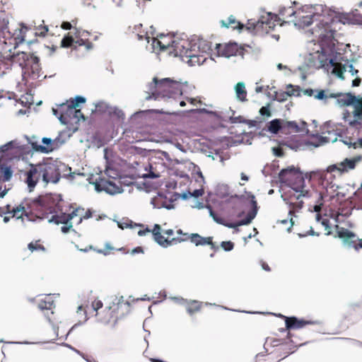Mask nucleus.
Masks as SVG:
<instances>
[{
  "mask_svg": "<svg viewBox=\"0 0 362 362\" xmlns=\"http://www.w3.org/2000/svg\"><path fill=\"white\" fill-rule=\"evenodd\" d=\"M361 160L360 157L345 158L327 167L325 170H317L310 173V178L318 180L323 191L305 189V179L303 173L294 167L282 169L279 173V178L281 183H284L290 189L281 194L283 200L288 205V214L293 216L298 212L303 206V199H310L308 205L313 208V211L319 213L323 205L325 199L331 202L337 206L345 200V194L339 192V185L334 182L337 176L356 168V163Z\"/></svg>",
  "mask_w": 362,
  "mask_h": 362,
  "instance_id": "nucleus-1",
  "label": "nucleus"
},
{
  "mask_svg": "<svg viewBox=\"0 0 362 362\" xmlns=\"http://www.w3.org/2000/svg\"><path fill=\"white\" fill-rule=\"evenodd\" d=\"M296 11H303V16H319L312 28V34L320 43L321 52L309 54L305 60L307 66L315 69L330 68L332 73L341 79H344V72L350 73L352 76L357 74L358 70L353 64L341 53L335 51L332 42L337 24L348 23V18L322 4L305 5Z\"/></svg>",
  "mask_w": 362,
  "mask_h": 362,
  "instance_id": "nucleus-2",
  "label": "nucleus"
},
{
  "mask_svg": "<svg viewBox=\"0 0 362 362\" xmlns=\"http://www.w3.org/2000/svg\"><path fill=\"white\" fill-rule=\"evenodd\" d=\"M62 204L59 196L47 194L35 199H25L19 206L13 208L11 214L17 219L25 216L30 221L47 219L49 223L59 225L75 215H66V206Z\"/></svg>",
  "mask_w": 362,
  "mask_h": 362,
  "instance_id": "nucleus-3",
  "label": "nucleus"
},
{
  "mask_svg": "<svg viewBox=\"0 0 362 362\" xmlns=\"http://www.w3.org/2000/svg\"><path fill=\"white\" fill-rule=\"evenodd\" d=\"M146 49L152 52L163 51L168 47L173 49L172 53L175 57L186 62L189 66L201 65L207 61L212 60L211 57V45L202 39L175 38L170 41L164 37L163 41L149 37V42H146Z\"/></svg>",
  "mask_w": 362,
  "mask_h": 362,
  "instance_id": "nucleus-4",
  "label": "nucleus"
},
{
  "mask_svg": "<svg viewBox=\"0 0 362 362\" xmlns=\"http://www.w3.org/2000/svg\"><path fill=\"white\" fill-rule=\"evenodd\" d=\"M145 92L147 94L145 98L146 100H153L173 104L176 103L182 95V85L169 78L158 80L154 77L146 85Z\"/></svg>",
  "mask_w": 362,
  "mask_h": 362,
  "instance_id": "nucleus-5",
  "label": "nucleus"
},
{
  "mask_svg": "<svg viewBox=\"0 0 362 362\" xmlns=\"http://www.w3.org/2000/svg\"><path fill=\"white\" fill-rule=\"evenodd\" d=\"M30 169L25 173V182L30 191L36 186L40 177L46 183H57L61 177L58 162L51 158L37 165L30 164Z\"/></svg>",
  "mask_w": 362,
  "mask_h": 362,
  "instance_id": "nucleus-6",
  "label": "nucleus"
},
{
  "mask_svg": "<svg viewBox=\"0 0 362 362\" xmlns=\"http://www.w3.org/2000/svg\"><path fill=\"white\" fill-rule=\"evenodd\" d=\"M8 57L12 61V64L16 63L21 66L24 85L29 88L35 87L42 75L39 58L25 52L13 53Z\"/></svg>",
  "mask_w": 362,
  "mask_h": 362,
  "instance_id": "nucleus-7",
  "label": "nucleus"
},
{
  "mask_svg": "<svg viewBox=\"0 0 362 362\" xmlns=\"http://www.w3.org/2000/svg\"><path fill=\"white\" fill-rule=\"evenodd\" d=\"M86 98L77 95L74 100L67 101L59 105L57 109L52 108L53 114L58 117L59 121L64 124L71 122V119L79 121L80 118L85 119L81 110H77L78 103H84Z\"/></svg>",
  "mask_w": 362,
  "mask_h": 362,
  "instance_id": "nucleus-8",
  "label": "nucleus"
},
{
  "mask_svg": "<svg viewBox=\"0 0 362 362\" xmlns=\"http://www.w3.org/2000/svg\"><path fill=\"white\" fill-rule=\"evenodd\" d=\"M279 20L276 15L267 13V16H262L258 21L249 20L247 28L250 31L262 30L269 33V30H274L276 26V22Z\"/></svg>",
  "mask_w": 362,
  "mask_h": 362,
  "instance_id": "nucleus-9",
  "label": "nucleus"
},
{
  "mask_svg": "<svg viewBox=\"0 0 362 362\" xmlns=\"http://www.w3.org/2000/svg\"><path fill=\"white\" fill-rule=\"evenodd\" d=\"M255 199V197L252 196L251 202L253 206V210L249 212L244 219H242L238 221L237 223H224L223 220L218 216V215L215 213V211L213 210L212 207L210 205H207L206 208L209 209L210 216L214 218V220L216 223L223 224L230 228H234L237 226L247 225L250 223H251V221L255 218L257 210V202Z\"/></svg>",
  "mask_w": 362,
  "mask_h": 362,
  "instance_id": "nucleus-10",
  "label": "nucleus"
},
{
  "mask_svg": "<svg viewBox=\"0 0 362 362\" xmlns=\"http://www.w3.org/2000/svg\"><path fill=\"white\" fill-rule=\"evenodd\" d=\"M337 103L341 107L352 105L354 108L353 112L354 120H362V98H358L351 93H340Z\"/></svg>",
  "mask_w": 362,
  "mask_h": 362,
  "instance_id": "nucleus-11",
  "label": "nucleus"
},
{
  "mask_svg": "<svg viewBox=\"0 0 362 362\" xmlns=\"http://www.w3.org/2000/svg\"><path fill=\"white\" fill-rule=\"evenodd\" d=\"M223 210L228 216L241 217L245 213V202L236 194L230 196L224 201Z\"/></svg>",
  "mask_w": 362,
  "mask_h": 362,
  "instance_id": "nucleus-12",
  "label": "nucleus"
},
{
  "mask_svg": "<svg viewBox=\"0 0 362 362\" xmlns=\"http://www.w3.org/2000/svg\"><path fill=\"white\" fill-rule=\"evenodd\" d=\"M95 189L97 192H105L110 195L122 193L123 188L119 180H106L105 177H99L94 182Z\"/></svg>",
  "mask_w": 362,
  "mask_h": 362,
  "instance_id": "nucleus-13",
  "label": "nucleus"
},
{
  "mask_svg": "<svg viewBox=\"0 0 362 362\" xmlns=\"http://www.w3.org/2000/svg\"><path fill=\"white\" fill-rule=\"evenodd\" d=\"M170 196H167L163 192H158L157 195L151 199V204L153 208L172 209L174 208L173 202L180 197V194L168 193Z\"/></svg>",
  "mask_w": 362,
  "mask_h": 362,
  "instance_id": "nucleus-14",
  "label": "nucleus"
},
{
  "mask_svg": "<svg viewBox=\"0 0 362 362\" xmlns=\"http://www.w3.org/2000/svg\"><path fill=\"white\" fill-rule=\"evenodd\" d=\"M42 145L32 143L33 148L38 152L49 153L58 149L64 143V141L61 139V135L59 134L54 139L44 137L42 139Z\"/></svg>",
  "mask_w": 362,
  "mask_h": 362,
  "instance_id": "nucleus-15",
  "label": "nucleus"
},
{
  "mask_svg": "<svg viewBox=\"0 0 362 362\" xmlns=\"http://www.w3.org/2000/svg\"><path fill=\"white\" fill-rule=\"evenodd\" d=\"M216 49L218 56L227 58L243 54V49L236 42H230L225 45L217 44Z\"/></svg>",
  "mask_w": 362,
  "mask_h": 362,
  "instance_id": "nucleus-16",
  "label": "nucleus"
},
{
  "mask_svg": "<svg viewBox=\"0 0 362 362\" xmlns=\"http://www.w3.org/2000/svg\"><path fill=\"white\" fill-rule=\"evenodd\" d=\"M21 148L20 142L17 140L11 141L0 146V163L11 158L13 154L18 152Z\"/></svg>",
  "mask_w": 362,
  "mask_h": 362,
  "instance_id": "nucleus-17",
  "label": "nucleus"
},
{
  "mask_svg": "<svg viewBox=\"0 0 362 362\" xmlns=\"http://www.w3.org/2000/svg\"><path fill=\"white\" fill-rule=\"evenodd\" d=\"M95 111L100 113H107L110 116H115L118 119H124V114L122 110L117 107L110 106L104 101L98 102L95 104Z\"/></svg>",
  "mask_w": 362,
  "mask_h": 362,
  "instance_id": "nucleus-18",
  "label": "nucleus"
},
{
  "mask_svg": "<svg viewBox=\"0 0 362 362\" xmlns=\"http://www.w3.org/2000/svg\"><path fill=\"white\" fill-rule=\"evenodd\" d=\"M329 135H332V137L326 136H320V135H313L307 142L306 144L313 147H319L329 142H334L337 140L338 136H341L339 134L332 133V132H328Z\"/></svg>",
  "mask_w": 362,
  "mask_h": 362,
  "instance_id": "nucleus-19",
  "label": "nucleus"
},
{
  "mask_svg": "<svg viewBox=\"0 0 362 362\" xmlns=\"http://www.w3.org/2000/svg\"><path fill=\"white\" fill-rule=\"evenodd\" d=\"M104 157L106 160L105 174L110 179L117 180L122 177V171L117 164L108 160L107 148L104 150Z\"/></svg>",
  "mask_w": 362,
  "mask_h": 362,
  "instance_id": "nucleus-20",
  "label": "nucleus"
},
{
  "mask_svg": "<svg viewBox=\"0 0 362 362\" xmlns=\"http://www.w3.org/2000/svg\"><path fill=\"white\" fill-rule=\"evenodd\" d=\"M337 234L340 238L344 239V245H347L349 247H354L356 248V250L362 248V242L361 241L358 245H356L355 244V234L348 229L337 227Z\"/></svg>",
  "mask_w": 362,
  "mask_h": 362,
  "instance_id": "nucleus-21",
  "label": "nucleus"
},
{
  "mask_svg": "<svg viewBox=\"0 0 362 362\" xmlns=\"http://www.w3.org/2000/svg\"><path fill=\"white\" fill-rule=\"evenodd\" d=\"M52 195H57L60 198V201L62 202H63V204H62L61 205H62L63 206H66V213L65 214L66 215H71L72 213H74L75 215L73 216L71 218H70L66 223H60L59 224H64V226H63L62 228H61V230L63 233H67L71 228H72V224L71 223H69V221L71 220H72L74 218L76 217V216H79V212L81 211V209H74L73 210H71V206L68 204L67 203H66L62 197V195L61 194H52Z\"/></svg>",
  "mask_w": 362,
  "mask_h": 362,
  "instance_id": "nucleus-22",
  "label": "nucleus"
},
{
  "mask_svg": "<svg viewBox=\"0 0 362 362\" xmlns=\"http://www.w3.org/2000/svg\"><path fill=\"white\" fill-rule=\"evenodd\" d=\"M284 127L285 134H304L308 132L307 123L305 122H301L300 124H298L295 121H284Z\"/></svg>",
  "mask_w": 362,
  "mask_h": 362,
  "instance_id": "nucleus-23",
  "label": "nucleus"
},
{
  "mask_svg": "<svg viewBox=\"0 0 362 362\" xmlns=\"http://www.w3.org/2000/svg\"><path fill=\"white\" fill-rule=\"evenodd\" d=\"M319 16H303V11H296L294 25L299 28H305L316 22Z\"/></svg>",
  "mask_w": 362,
  "mask_h": 362,
  "instance_id": "nucleus-24",
  "label": "nucleus"
},
{
  "mask_svg": "<svg viewBox=\"0 0 362 362\" xmlns=\"http://www.w3.org/2000/svg\"><path fill=\"white\" fill-rule=\"evenodd\" d=\"M185 235L186 237L181 238L180 241H185L187 239H190L191 242L196 246L210 245L211 246V249H215V246L212 242V238L211 237L204 238L198 233H192L190 235L186 233Z\"/></svg>",
  "mask_w": 362,
  "mask_h": 362,
  "instance_id": "nucleus-25",
  "label": "nucleus"
},
{
  "mask_svg": "<svg viewBox=\"0 0 362 362\" xmlns=\"http://www.w3.org/2000/svg\"><path fill=\"white\" fill-rule=\"evenodd\" d=\"M286 328L287 329H301L307 325L313 324L314 322L310 320H298L296 317H285Z\"/></svg>",
  "mask_w": 362,
  "mask_h": 362,
  "instance_id": "nucleus-26",
  "label": "nucleus"
},
{
  "mask_svg": "<svg viewBox=\"0 0 362 362\" xmlns=\"http://www.w3.org/2000/svg\"><path fill=\"white\" fill-rule=\"evenodd\" d=\"M215 194L217 197L225 200L233 196L230 192L228 185L226 184H218L215 187Z\"/></svg>",
  "mask_w": 362,
  "mask_h": 362,
  "instance_id": "nucleus-27",
  "label": "nucleus"
},
{
  "mask_svg": "<svg viewBox=\"0 0 362 362\" xmlns=\"http://www.w3.org/2000/svg\"><path fill=\"white\" fill-rule=\"evenodd\" d=\"M284 121L274 119L269 122L268 130L272 134H277L280 130L284 133Z\"/></svg>",
  "mask_w": 362,
  "mask_h": 362,
  "instance_id": "nucleus-28",
  "label": "nucleus"
},
{
  "mask_svg": "<svg viewBox=\"0 0 362 362\" xmlns=\"http://www.w3.org/2000/svg\"><path fill=\"white\" fill-rule=\"evenodd\" d=\"M142 25L139 24L134 25L132 30V35L137 38L138 40H146L149 42V36L146 32L141 30Z\"/></svg>",
  "mask_w": 362,
  "mask_h": 362,
  "instance_id": "nucleus-29",
  "label": "nucleus"
},
{
  "mask_svg": "<svg viewBox=\"0 0 362 362\" xmlns=\"http://www.w3.org/2000/svg\"><path fill=\"white\" fill-rule=\"evenodd\" d=\"M12 66V61L8 57L0 58V76L8 73Z\"/></svg>",
  "mask_w": 362,
  "mask_h": 362,
  "instance_id": "nucleus-30",
  "label": "nucleus"
},
{
  "mask_svg": "<svg viewBox=\"0 0 362 362\" xmlns=\"http://www.w3.org/2000/svg\"><path fill=\"white\" fill-rule=\"evenodd\" d=\"M235 93L238 99L240 101L247 100V91L245 83L243 82L238 83L235 86Z\"/></svg>",
  "mask_w": 362,
  "mask_h": 362,
  "instance_id": "nucleus-31",
  "label": "nucleus"
},
{
  "mask_svg": "<svg viewBox=\"0 0 362 362\" xmlns=\"http://www.w3.org/2000/svg\"><path fill=\"white\" fill-rule=\"evenodd\" d=\"M340 93H330L329 95L325 94L324 90H317L315 93L314 98L315 99L323 100L325 103H327L329 98H339Z\"/></svg>",
  "mask_w": 362,
  "mask_h": 362,
  "instance_id": "nucleus-32",
  "label": "nucleus"
},
{
  "mask_svg": "<svg viewBox=\"0 0 362 362\" xmlns=\"http://www.w3.org/2000/svg\"><path fill=\"white\" fill-rule=\"evenodd\" d=\"M266 94L269 98H272V100H276L279 102H284L287 100V98L289 95L286 91V92H278L275 90H273V93L271 92H267Z\"/></svg>",
  "mask_w": 362,
  "mask_h": 362,
  "instance_id": "nucleus-33",
  "label": "nucleus"
},
{
  "mask_svg": "<svg viewBox=\"0 0 362 362\" xmlns=\"http://www.w3.org/2000/svg\"><path fill=\"white\" fill-rule=\"evenodd\" d=\"M202 303L197 300H191L187 305V311L192 315L200 310Z\"/></svg>",
  "mask_w": 362,
  "mask_h": 362,
  "instance_id": "nucleus-34",
  "label": "nucleus"
},
{
  "mask_svg": "<svg viewBox=\"0 0 362 362\" xmlns=\"http://www.w3.org/2000/svg\"><path fill=\"white\" fill-rule=\"evenodd\" d=\"M54 306V302L51 300L49 295L45 297V300H41L38 304V308L41 310H51Z\"/></svg>",
  "mask_w": 362,
  "mask_h": 362,
  "instance_id": "nucleus-35",
  "label": "nucleus"
},
{
  "mask_svg": "<svg viewBox=\"0 0 362 362\" xmlns=\"http://www.w3.org/2000/svg\"><path fill=\"white\" fill-rule=\"evenodd\" d=\"M0 171L3 173V180L8 181L12 177L13 171L10 166L0 163Z\"/></svg>",
  "mask_w": 362,
  "mask_h": 362,
  "instance_id": "nucleus-36",
  "label": "nucleus"
},
{
  "mask_svg": "<svg viewBox=\"0 0 362 362\" xmlns=\"http://www.w3.org/2000/svg\"><path fill=\"white\" fill-rule=\"evenodd\" d=\"M153 239L154 240L155 242H156L159 245L163 247H168L170 244H171V242L172 240H168L167 238H165L163 235H162L161 234L160 235H158L156 233V236L153 237Z\"/></svg>",
  "mask_w": 362,
  "mask_h": 362,
  "instance_id": "nucleus-37",
  "label": "nucleus"
},
{
  "mask_svg": "<svg viewBox=\"0 0 362 362\" xmlns=\"http://www.w3.org/2000/svg\"><path fill=\"white\" fill-rule=\"evenodd\" d=\"M279 15L282 16L284 18H289L296 16V10L293 9L291 6L289 7H283L279 10Z\"/></svg>",
  "mask_w": 362,
  "mask_h": 362,
  "instance_id": "nucleus-38",
  "label": "nucleus"
},
{
  "mask_svg": "<svg viewBox=\"0 0 362 362\" xmlns=\"http://www.w3.org/2000/svg\"><path fill=\"white\" fill-rule=\"evenodd\" d=\"M113 304L117 305V310L124 308L127 311L130 307V303L128 301H124L122 296L117 298H116L113 301Z\"/></svg>",
  "mask_w": 362,
  "mask_h": 362,
  "instance_id": "nucleus-39",
  "label": "nucleus"
},
{
  "mask_svg": "<svg viewBox=\"0 0 362 362\" xmlns=\"http://www.w3.org/2000/svg\"><path fill=\"white\" fill-rule=\"evenodd\" d=\"M28 248L32 252L34 251H45V247L42 245L39 244V241L30 243L28 245Z\"/></svg>",
  "mask_w": 362,
  "mask_h": 362,
  "instance_id": "nucleus-40",
  "label": "nucleus"
},
{
  "mask_svg": "<svg viewBox=\"0 0 362 362\" xmlns=\"http://www.w3.org/2000/svg\"><path fill=\"white\" fill-rule=\"evenodd\" d=\"M86 45V49L88 50L92 48L93 45L91 42L88 40H85L83 38H78L76 40H74V47L76 48L77 46H83Z\"/></svg>",
  "mask_w": 362,
  "mask_h": 362,
  "instance_id": "nucleus-41",
  "label": "nucleus"
},
{
  "mask_svg": "<svg viewBox=\"0 0 362 362\" xmlns=\"http://www.w3.org/2000/svg\"><path fill=\"white\" fill-rule=\"evenodd\" d=\"M286 92L289 93L288 96H299L300 94V89L298 86L295 87L290 84L288 86Z\"/></svg>",
  "mask_w": 362,
  "mask_h": 362,
  "instance_id": "nucleus-42",
  "label": "nucleus"
},
{
  "mask_svg": "<svg viewBox=\"0 0 362 362\" xmlns=\"http://www.w3.org/2000/svg\"><path fill=\"white\" fill-rule=\"evenodd\" d=\"M74 40L71 36H65L62 40V46L63 47H74Z\"/></svg>",
  "mask_w": 362,
  "mask_h": 362,
  "instance_id": "nucleus-43",
  "label": "nucleus"
},
{
  "mask_svg": "<svg viewBox=\"0 0 362 362\" xmlns=\"http://www.w3.org/2000/svg\"><path fill=\"white\" fill-rule=\"evenodd\" d=\"M221 246L222 247V248L226 251V252H229V251H231L233 247H234V244L233 242L231 241H223L221 243Z\"/></svg>",
  "mask_w": 362,
  "mask_h": 362,
  "instance_id": "nucleus-44",
  "label": "nucleus"
},
{
  "mask_svg": "<svg viewBox=\"0 0 362 362\" xmlns=\"http://www.w3.org/2000/svg\"><path fill=\"white\" fill-rule=\"evenodd\" d=\"M352 208L339 209L338 218L341 216L347 217L351 214Z\"/></svg>",
  "mask_w": 362,
  "mask_h": 362,
  "instance_id": "nucleus-45",
  "label": "nucleus"
},
{
  "mask_svg": "<svg viewBox=\"0 0 362 362\" xmlns=\"http://www.w3.org/2000/svg\"><path fill=\"white\" fill-rule=\"evenodd\" d=\"M162 154H163V157L165 158V159L166 160H168L170 165H175V164H178V163H180V162L178 161V160H177V159H172V158H170V154H169L168 153H167V152H165V151H163V152L162 153Z\"/></svg>",
  "mask_w": 362,
  "mask_h": 362,
  "instance_id": "nucleus-46",
  "label": "nucleus"
},
{
  "mask_svg": "<svg viewBox=\"0 0 362 362\" xmlns=\"http://www.w3.org/2000/svg\"><path fill=\"white\" fill-rule=\"evenodd\" d=\"M27 95H28V97L23 96L21 98V103L25 104V105L27 104H28V105L33 104V101L32 100L33 97L30 95H28V93H27Z\"/></svg>",
  "mask_w": 362,
  "mask_h": 362,
  "instance_id": "nucleus-47",
  "label": "nucleus"
},
{
  "mask_svg": "<svg viewBox=\"0 0 362 362\" xmlns=\"http://www.w3.org/2000/svg\"><path fill=\"white\" fill-rule=\"evenodd\" d=\"M92 307L93 309L97 312L100 308L103 307V303L101 300H95L93 302Z\"/></svg>",
  "mask_w": 362,
  "mask_h": 362,
  "instance_id": "nucleus-48",
  "label": "nucleus"
},
{
  "mask_svg": "<svg viewBox=\"0 0 362 362\" xmlns=\"http://www.w3.org/2000/svg\"><path fill=\"white\" fill-rule=\"evenodd\" d=\"M204 193V190L202 189H194L192 193H189L191 197L198 198L202 196Z\"/></svg>",
  "mask_w": 362,
  "mask_h": 362,
  "instance_id": "nucleus-49",
  "label": "nucleus"
},
{
  "mask_svg": "<svg viewBox=\"0 0 362 362\" xmlns=\"http://www.w3.org/2000/svg\"><path fill=\"white\" fill-rule=\"evenodd\" d=\"M228 23H226L223 21H221L223 26L228 27L230 25L235 24L236 23L235 18L233 16H230L228 18Z\"/></svg>",
  "mask_w": 362,
  "mask_h": 362,
  "instance_id": "nucleus-50",
  "label": "nucleus"
},
{
  "mask_svg": "<svg viewBox=\"0 0 362 362\" xmlns=\"http://www.w3.org/2000/svg\"><path fill=\"white\" fill-rule=\"evenodd\" d=\"M152 238L156 236V233L158 235L161 234L160 233V227L158 224H155L153 230L151 231Z\"/></svg>",
  "mask_w": 362,
  "mask_h": 362,
  "instance_id": "nucleus-51",
  "label": "nucleus"
},
{
  "mask_svg": "<svg viewBox=\"0 0 362 362\" xmlns=\"http://www.w3.org/2000/svg\"><path fill=\"white\" fill-rule=\"evenodd\" d=\"M172 299L173 300H175L176 303H180V304H182V305H185L186 306H187V305L188 304V302H189L186 299H184L182 298L174 297V298H172Z\"/></svg>",
  "mask_w": 362,
  "mask_h": 362,
  "instance_id": "nucleus-52",
  "label": "nucleus"
},
{
  "mask_svg": "<svg viewBox=\"0 0 362 362\" xmlns=\"http://www.w3.org/2000/svg\"><path fill=\"white\" fill-rule=\"evenodd\" d=\"M317 90H313L312 88H307L303 90L304 95H306L308 96L312 97L315 95V93H316Z\"/></svg>",
  "mask_w": 362,
  "mask_h": 362,
  "instance_id": "nucleus-53",
  "label": "nucleus"
},
{
  "mask_svg": "<svg viewBox=\"0 0 362 362\" xmlns=\"http://www.w3.org/2000/svg\"><path fill=\"white\" fill-rule=\"evenodd\" d=\"M259 112L263 116L266 115V116L269 117L271 115L270 111H269V108L267 107H262L259 110Z\"/></svg>",
  "mask_w": 362,
  "mask_h": 362,
  "instance_id": "nucleus-54",
  "label": "nucleus"
},
{
  "mask_svg": "<svg viewBox=\"0 0 362 362\" xmlns=\"http://www.w3.org/2000/svg\"><path fill=\"white\" fill-rule=\"evenodd\" d=\"M91 216H92V213L90 212V211H89V210L87 211L86 212L85 215L80 216L79 220L78 221V224L81 223L83 218L87 219V218L91 217Z\"/></svg>",
  "mask_w": 362,
  "mask_h": 362,
  "instance_id": "nucleus-55",
  "label": "nucleus"
},
{
  "mask_svg": "<svg viewBox=\"0 0 362 362\" xmlns=\"http://www.w3.org/2000/svg\"><path fill=\"white\" fill-rule=\"evenodd\" d=\"M273 151L275 156L281 157L283 156V151L281 148H274Z\"/></svg>",
  "mask_w": 362,
  "mask_h": 362,
  "instance_id": "nucleus-56",
  "label": "nucleus"
},
{
  "mask_svg": "<svg viewBox=\"0 0 362 362\" xmlns=\"http://www.w3.org/2000/svg\"><path fill=\"white\" fill-rule=\"evenodd\" d=\"M139 253H144V250L141 247H136L134 249H133L131 252L132 255H135V254H139Z\"/></svg>",
  "mask_w": 362,
  "mask_h": 362,
  "instance_id": "nucleus-57",
  "label": "nucleus"
},
{
  "mask_svg": "<svg viewBox=\"0 0 362 362\" xmlns=\"http://www.w3.org/2000/svg\"><path fill=\"white\" fill-rule=\"evenodd\" d=\"M151 232V230L148 228H146L144 230H140L138 232V235H140V236H143V235H145L147 233H150Z\"/></svg>",
  "mask_w": 362,
  "mask_h": 362,
  "instance_id": "nucleus-58",
  "label": "nucleus"
},
{
  "mask_svg": "<svg viewBox=\"0 0 362 362\" xmlns=\"http://www.w3.org/2000/svg\"><path fill=\"white\" fill-rule=\"evenodd\" d=\"M308 235H315V232H314V230H313V229L312 228L305 234L298 233V236L300 238L305 237V236H307Z\"/></svg>",
  "mask_w": 362,
  "mask_h": 362,
  "instance_id": "nucleus-59",
  "label": "nucleus"
},
{
  "mask_svg": "<svg viewBox=\"0 0 362 362\" xmlns=\"http://www.w3.org/2000/svg\"><path fill=\"white\" fill-rule=\"evenodd\" d=\"M230 122L232 124L238 123V122H242L240 117H230Z\"/></svg>",
  "mask_w": 362,
  "mask_h": 362,
  "instance_id": "nucleus-60",
  "label": "nucleus"
},
{
  "mask_svg": "<svg viewBox=\"0 0 362 362\" xmlns=\"http://www.w3.org/2000/svg\"><path fill=\"white\" fill-rule=\"evenodd\" d=\"M71 27V24L69 22H64L62 24V28L64 30H70Z\"/></svg>",
  "mask_w": 362,
  "mask_h": 362,
  "instance_id": "nucleus-61",
  "label": "nucleus"
},
{
  "mask_svg": "<svg viewBox=\"0 0 362 362\" xmlns=\"http://www.w3.org/2000/svg\"><path fill=\"white\" fill-rule=\"evenodd\" d=\"M329 220L327 218H323L322 219L321 224L325 226V228H328L329 227Z\"/></svg>",
  "mask_w": 362,
  "mask_h": 362,
  "instance_id": "nucleus-62",
  "label": "nucleus"
},
{
  "mask_svg": "<svg viewBox=\"0 0 362 362\" xmlns=\"http://www.w3.org/2000/svg\"><path fill=\"white\" fill-rule=\"evenodd\" d=\"M361 78H356L354 80H353L352 86H354V87L355 86H358L360 85V83H361Z\"/></svg>",
  "mask_w": 362,
  "mask_h": 362,
  "instance_id": "nucleus-63",
  "label": "nucleus"
},
{
  "mask_svg": "<svg viewBox=\"0 0 362 362\" xmlns=\"http://www.w3.org/2000/svg\"><path fill=\"white\" fill-rule=\"evenodd\" d=\"M262 269L267 272H269L270 271V267H269V265L267 264H266L265 262H262Z\"/></svg>",
  "mask_w": 362,
  "mask_h": 362,
  "instance_id": "nucleus-64",
  "label": "nucleus"
}]
</instances>
